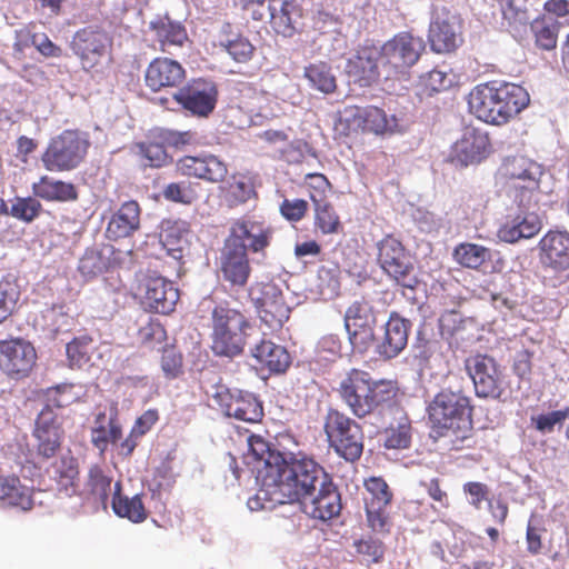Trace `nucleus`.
<instances>
[{"label":"nucleus","mask_w":569,"mask_h":569,"mask_svg":"<svg viewBox=\"0 0 569 569\" xmlns=\"http://www.w3.org/2000/svg\"><path fill=\"white\" fill-rule=\"evenodd\" d=\"M350 80L360 87H368L379 79H386L381 50L375 44H365L349 58L345 67Z\"/></svg>","instance_id":"14"},{"label":"nucleus","mask_w":569,"mask_h":569,"mask_svg":"<svg viewBox=\"0 0 569 569\" xmlns=\"http://www.w3.org/2000/svg\"><path fill=\"white\" fill-rule=\"evenodd\" d=\"M410 322L398 313H391L385 325V333L377 352L385 359L396 358L407 346Z\"/></svg>","instance_id":"27"},{"label":"nucleus","mask_w":569,"mask_h":569,"mask_svg":"<svg viewBox=\"0 0 569 569\" xmlns=\"http://www.w3.org/2000/svg\"><path fill=\"white\" fill-rule=\"evenodd\" d=\"M171 99L192 114L207 117L214 109L217 90L212 82L198 79L173 91Z\"/></svg>","instance_id":"18"},{"label":"nucleus","mask_w":569,"mask_h":569,"mask_svg":"<svg viewBox=\"0 0 569 569\" xmlns=\"http://www.w3.org/2000/svg\"><path fill=\"white\" fill-rule=\"evenodd\" d=\"M78 398L79 395L73 392L72 385L56 386L47 389L44 392L46 403L37 417L34 429V437L38 441V455L42 458L49 459L53 457L60 448L63 437L61 418L54 408L66 407Z\"/></svg>","instance_id":"3"},{"label":"nucleus","mask_w":569,"mask_h":569,"mask_svg":"<svg viewBox=\"0 0 569 569\" xmlns=\"http://www.w3.org/2000/svg\"><path fill=\"white\" fill-rule=\"evenodd\" d=\"M325 431L330 446L347 461L357 460L363 450L361 427L337 410H330L326 417Z\"/></svg>","instance_id":"6"},{"label":"nucleus","mask_w":569,"mask_h":569,"mask_svg":"<svg viewBox=\"0 0 569 569\" xmlns=\"http://www.w3.org/2000/svg\"><path fill=\"white\" fill-rule=\"evenodd\" d=\"M346 112L353 118V123L357 128H362L377 134L392 132L398 127L395 116L388 118L385 111L377 107H355Z\"/></svg>","instance_id":"32"},{"label":"nucleus","mask_w":569,"mask_h":569,"mask_svg":"<svg viewBox=\"0 0 569 569\" xmlns=\"http://www.w3.org/2000/svg\"><path fill=\"white\" fill-rule=\"evenodd\" d=\"M568 417L569 408H565L533 417L532 421L536 423L537 430L542 433H550L553 431L556 426L561 427Z\"/></svg>","instance_id":"51"},{"label":"nucleus","mask_w":569,"mask_h":569,"mask_svg":"<svg viewBox=\"0 0 569 569\" xmlns=\"http://www.w3.org/2000/svg\"><path fill=\"white\" fill-rule=\"evenodd\" d=\"M212 400L226 416L244 422H258L263 415L260 402L249 392L219 387Z\"/></svg>","instance_id":"15"},{"label":"nucleus","mask_w":569,"mask_h":569,"mask_svg":"<svg viewBox=\"0 0 569 569\" xmlns=\"http://www.w3.org/2000/svg\"><path fill=\"white\" fill-rule=\"evenodd\" d=\"M490 152L488 134L476 128H466L452 144L449 159L456 166L467 167L481 162Z\"/></svg>","instance_id":"17"},{"label":"nucleus","mask_w":569,"mask_h":569,"mask_svg":"<svg viewBox=\"0 0 569 569\" xmlns=\"http://www.w3.org/2000/svg\"><path fill=\"white\" fill-rule=\"evenodd\" d=\"M220 270L223 278L232 284H246L251 270L246 246L224 242L220 256Z\"/></svg>","instance_id":"25"},{"label":"nucleus","mask_w":569,"mask_h":569,"mask_svg":"<svg viewBox=\"0 0 569 569\" xmlns=\"http://www.w3.org/2000/svg\"><path fill=\"white\" fill-rule=\"evenodd\" d=\"M536 42L545 49L556 48L560 24L556 20H543L535 24Z\"/></svg>","instance_id":"48"},{"label":"nucleus","mask_w":569,"mask_h":569,"mask_svg":"<svg viewBox=\"0 0 569 569\" xmlns=\"http://www.w3.org/2000/svg\"><path fill=\"white\" fill-rule=\"evenodd\" d=\"M353 350L363 353L375 341V329H346Z\"/></svg>","instance_id":"57"},{"label":"nucleus","mask_w":569,"mask_h":569,"mask_svg":"<svg viewBox=\"0 0 569 569\" xmlns=\"http://www.w3.org/2000/svg\"><path fill=\"white\" fill-rule=\"evenodd\" d=\"M186 73L182 66L168 58H157L148 67L146 82L153 91L176 88L182 83Z\"/></svg>","instance_id":"28"},{"label":"nucleus","mask_w":569,"mask_h":569,"mask_svg":"<svg viewBox=\"0 0 569 569\" xmlns=\"http://www.w3.org/2000/svg\"><path fill=\"white\" fill-rule=\"evenodd\" d=\"M250 297L259 318L270 331H278L288 321L290 308L284 301L282 289L274 282H260L252 286Z\"/></svg>","instance_id":"9"},{"label":"nucleus","mask_w":569,"mask_h":569,"mask_svg":"<svg viewBox=\"0 0 569 569\" xmlns=\"http://www.w3.org/2000/svg\"><path fill=\"white\" fill-rule=\"evenodd\" d=\"M111 40L98 27H86L78 30L70 42L71 50L80 59L82 68L89 70L106 57Z\"/></svg>","instance_id":"16"},{"label":"nucleus","mask_w":569,"mask_h":569,"mask_svg":"<svg viewBox=\"0 0 569 569\" xmlns=\"http://www.w3.org/2000/svg\"><path fill=\"white\" fill-rule=\"evenodd\" d=\"M303 79L311 90L323 94L333 93L337 89V78L330 63L316 61L303 68Z\"/></svg>","instance_id":"36"},{"label":"nucleus","mask_w":569,"mask_h":569,"mask_svg":"<svg viewBox=\"0 0 569 569\" xmlns=\"http://www.w3.org/2000/svg\"><path fill=\"white\" fill-rule=\"evenodd\" d=\"M32 44L46 57H59L61 49L56 46L46 34H34Z\"/></svg>","instance_id":"59"},{"label":"nucleus","mask_w":569,"mask_h":569,"mask_svg":"<svg viewBox=\"0 0 569 569\" xmlns=\"http://www.w3.org/2000/svg\"><path fill=\"white\" fill-rule=\"evenodd\" d=\"M120 482L114 483L112 509L119 517L128 518L132 522H141L147 518L146 509L138 495L132 498L120 495Z\"/></svg>","instance_id":"41"},{"label":"nucleus","mask_w":569,"mask_h":569,"mask_svg":"<svg viewBox=\"0 0 569 569\" xmlns=\"http://www.w3.org/2000/svg\"><path fill=\"white\" fill-rule=\"evenodd\" d=\"M269 461L271 467L262 476L256 502L298 503L306 515L322 521L340 513V495L331 477L313 459L287 452L270 456Z\"/></svg>","instance_id":"1"},{"label":"nucleus","mask_w":569,"mask_h":569,"mask_svg":"<svg viewBox=\"0 0 569 569\" xmlns=\"http://www.w3.org/2000/svg\"><path fill=\"white\" fill-rule=\"evenodd\" d=\"M497 92L500 97L497 100L496 124L507 123L510 119L523 110L529 101V93L519 84L510 82H497Z\"/></svg>","instance_id":"26"},{"label":"nucleus","mask_w":569,"mask_h":569,"mask_svg":"<svg viewBox=\"0 0 569 569\" xmlns=\"http://www.w3.org/2000/svg\"><path fill=\"white\" fill-rule=\"evenodd\" d=\"M378 261L385 272L405 288L413 289L418 280L413 273L411 257L401 242L387 237L378 243Z\"/></svg>","instance_id":"10"},{"label":"nucleus","mask_w":569,"mask_h":569,"mask_svg":"<svg viewBox=\"0 0 569 569\" xmlns=\"http://www.w3.org/2000/svg\"><path fill=\"white\" fill-rule=\"evenodd\" d=\"M376 323L377 312L368 301H356L346 311V329H375Z\"/></svg>","instance_id":"42"},{"label":"nucleus","mask_w":569,"mask_h":569,"mask_svg":"<svg viewBox=\"0 0 569 569\" xmlns=\"http://www.w3.org/2000/svg\"><path fill=\"white\" fill-rule=\"evenodd\" d=\"M398 420L397 426L390 422L389 427L385 430V447L388 449H405L408 448L411 441L410 425L408 419L403 417V412L387 415L385 422H379L377 427H383L388 422V418Z\"/></svg>","instance_id":"40"},{"label":"nucleus","mask_w":569,"mask_h":569,"mask_svg":"<svg viewBox=\"0 0 569 569\" xmlns=\"http://www.w3.org/2000/svg\"><path fill=\"white\" fill-rule=\"evenodd\" d=\"M316 223L323 233L337 232L339 218L328 203L316 201Z\"/></svg>","instance_id":"50"},{"label":"nucleus","mask_w":569,"mask_h":569,"mask_svg":"<svg viewBox=\"0 0 569 569\" xmlns=\"http://www.w3.org/2000/svg\"><path fill=\"white\" fill-rule=\"evenodd\" d=\"M189 236L190 233L184 226L177 223L164 230L161 234V241L172 258L180 259L189 247Z\"/></svg>","instance_id":"45"},{"label":"nucleus","mask_w":569,"mask_h":569,"mask_svg":"<svg viewBox=\"0 0 569 569\" xmlns=\"http://www.w3.org/2000/svg\"><path fill=\"white\" fill-rule=\"evenodd\" d=\"M429 330L426 325L420 326L412 343V356L419 361L420 368L429 366L430 360L438 355L440 342L429 337Z\"/></svg>","instance_id":"43"},{"label":"nucleus","mask_w":569,"mask_h":569,"mask_svg":"<svg viewBox=\"0 0 569 569\" xmlns=\"http://www.w3.org/2000/svg\"><path fill=\"white\" fill-rule=\"evenodd\" d=\"M34 193L47 200L70 201L77 199V191L72 183L56 180L43 176L33 183Z\"/></svg>","instance_id":"39"},{"label":"nucleus","mask_w":569,"mask_h":569,"mask_svg":"<svg viewBox=\"0 0 569 569\" xmlns=\"http://www.w3.org/2000/svg\"><path fill=\"white\" fill-rule=\"evenodd\" d=\"M253 194V186L246 177H233L229 183V196L236 202H246Z\"/></svg>","instance_id":"56"},{"label":"nucleus","mask_w":569,"mask_h":569,"mask_svg":"<svg viewBox=\"0 0 569 569\" xmlns=\"http://www.w3.org/2000/svg\"><path fill=\"white\" fill-rule=\"evenodd\" d=\"M505 176H507L516 189L529 192L531 198L532 191L538 188L539 180L542 176V168L536 161L519 156L507 159L502 167Z\"/></svg>","instance_id":"24"},{"label":"nucleus","mask_w":569,"mask_h":569,"mask_svg":"<svg viewBox=\"0 0 569 569\" xmlns=\"http://www.w3.org/2000/svg\"><path fill=\"white\" fill-rule=\"evenodd\" d=\"M543 530L541 528H538L531 522H529L527 528V543H528V551L532 555H537L540 552L541 549V532Z\"/></svg>","instance_id":"63"},{"label":"nucleus","mask_w":569,"mask_h":569,"mask_svg":"<svg viewBox=\"0 0 569 569\" xmlns=\"http://www.w3.org/2000/svg\"><path fill=\"white\" fill-rule=\"evenodd\" d=\"M475 391L481 398H499L502 391V375L496 360L488 355H473L465 361Z\"/></svg>","instance_id":"12"},{"label":"nucleus","mask_w":569,"mask_h":569,"mask_svg":"<svg viewBox=\"0 0 569 569\" xmlns=\"http://www.w3.org/2000/svg\"><path fill=\"white\" fill-rule=\"evenodd\" d=\"M378 47L381 50L382 66L387 70L386 79H390L416 64L426 49V43L420 37L400 32Z\"/></svg>","instance_id":"8"},{"label":"nucleus","mask_w":569,"mask_h":569,"mask_svg":"<svg viewBox=\"0 0 569 569\" xmlns=\"http://www.w3.org/2000/svg\"><path fill=\"white\" fill-rule=\"evenodd\" d=\"M140 227V207L136 201L124 202L111 217L107 236L110 239H119L131 236Z\"/></svg>","instance_id":"34"},{"label":"nucleus","mask_w":569,"mask_h":569,"mask_svg":"<svg viewBox=\"0 0 569 569\" xmlns=\"http://www.w3.org/2000/svg\"><path fill=\"white\" fill-rule=\"evenodd\" d=\"M108 267V259L96 248H89L79 260L78 270L84 278H93Z\"/></svg>","instance_id":"47"},{"label":"nucleus","mask_w":569,"mask_h":569,"mask_svg":"<svg viewBox=\"0 0 569 569\" xmlns=\"http://www.w3.org/2000/svg\"><path fill=\"white\" fill-rule=\"evenodd\" d=\"M158 416L153 410L146 411L140 418L137 419L132 427L133 436H143L157 421Z\"/></svg>","instance_id":"61"},{"label":"nucleus","mask_w":569,"mask_h":569,"mask_svg":"<svg viewBox=\"0 0 569 569\" xmlns=\"http://www.w3.org/2000/svg\"><path fill=\"white\" fill-rule=\"evenodd\" d=\"M181 366V359L173 351H167L162 356L161 367L166 375L176 377Z\"/></svg>","instance_id":"64"},{"label":"nucleus","mask_w":569,"mask_h":569,"mask_svg":"<svg viewBox=\"0 0 569 569\" xmlns=\"http://www.w3.org/2000/svg\"><path fill=\"white\" fill-rule=\"evenodd\" d=\"M249 353L256 361V366L268 369L270 373H282L290 366V356L284 347L262 339L250 341Z\"/></svg>","instance_id":"23"},{"label":"nucleus","mask_w":569,"mask_h":569,"mask_svg":"<svg viewBox=\"0 0 569 569\" xmlns=\"http://www.w3.org/2000/svg\"><path fill=\"white\" fill-rule=\"evenodd\" d=\"M178 170L188 177H194L211 183L221 182L227 173V164L214 154L187 156L177 163Z\"/></svg>","instance_id":"22"},{"label":"nucleus","mask_w":569,"mask_h":569,"mask_svg":"<svg viewBox=\"0 0 569 569\" xmlns=\"http://www.w3.org/2000/svg\"><path fill=\"white\" fill-rule=\"evenodd\" d=\"M138 282L137 295L146 309L163 315L173 310L179 293L170 281L151 272L141 273Z\"/></svg>","instance_id":"11"},{"label":"nucleus","mask_w":569,"mask_h":569,"mask_svg":"<svg viewBox=\"0 0 569 569\" xmlns=\"http://www.w3.org/2000/svg\"><path fill=\"white\" fill-rule=\"evenodd\" d=\"M526 192H522L519 201L520 211L509 218L498 230V238L507 243H515L520 239H529L536 236L542 226L539 216L530 211V204L525 203Z\"/></svg>","instance_id":"19"},{"label":"nucleus","mask_w":569,"mask_h":569,"mask_svg":"<svg viewBox=\"0 0 569 569\" xmlns=\"http://www.w3.org/2000/svg\"><path fill=\"white\" fill-rule=\"evenodd\" d=\"M453 258L462 267L478 269L491 258V252L483 246L466 242L456 247Z\"/></svg>","instance_id":"44"},{"label":"nucleus","mask_w":569,"mask_h":569,"mask_svg":"<svg viewBox=\"0 0 569 569\" xmlns=\"http://www.w3.org/2000/svg\"><path fill=\"white\" fill-rule=\"evenodd\" d=\"M40 202L34 198L17 199L11 206V214L24 221H32L39 213Z\"/></svg>","instance_id":"53"},{"label":"nucleus","mask_w":569,"mask_h":569,"mask_svg":"<svg viewBox=\"0 0 569 569\" xmlns=\"http://www.w3.org/2000/svg\"><path fill=\"white\" fill-rule=\"evenodd\" d=\"M308 203L301 199L284 200L280 207L281 213L288 220L301 219L307 210Z\"/></svg>","instance_id":"58"},{"label":"nucleus","mask_w":569,"mask_h":569,"mask_svg":"<svg viewBox=\"0 0 569 569\" xmlns=\"http://www.w3.org/2000/svg\"><path fill=\"white\" fill-rule=\"evenodd\" d=\"M36 358L34 348L27 341H0V368L8 375H27Z\"/></svg>","instance_id":"21"},{"label":"nucleus","mask_w":569,"mask_h":569,"mask_svg":"<svg viewBox=\"0 0 569 569\" xmlns=\"http://www.w3.org/2000/svg\"><path fill=\"white\" fill-rule=\"evenodd\" d=\"M465 491L470 496L469 502L476 508H480L481 502L487 499L486 486L480 482L466 483Z\"/></svg>","instance_id":"62"},{"label":"nucleus","mask_w":569,"mask_h":569,"mask_svg":"<svg viewBox=\"0 0 569 569\" xmlns=\"http://www.w3.org/2000/svg\"><path fill=\"white\" fill-rule=\"evenodd\" d=\"M0 501L3 506L29 510L32 507L31 491L17 477H0Z\"/></svg>","instance_id":"38"},{"label":"nucleus","mask_w":569,"mask_h":569,"mask_svg":"<svg viewBox=\"0 0 569 569\" xmlns=\"http://www.w3.org/2000/svg\"><path fill=\"white\" fill-rule=\"evenodd\" d=\"M453 77L441 70H432L422 77V84L432 92H439L450 88Z\"/></svg>","instance_id":"54"},{"label":"nucleus","mask_w":569,"mask_h":569,"mask_svg":"<svg viewBox=\"0 0 569 569\" xmlns=\"http://www.w3.org/2000/svg\"><path fill=\"white\" fill-rule=\"evenodd\" d=\"M366 487L365 505L368 523L373 531L383 532L387 530V507L391 499L388 485L380 478H371L366 482Z\"/></svg>","instance_id":"20"},{"label":"nucleus","mask_w":569,"mask_h":569,"mask_svg":"<svg viewBox=\"0 0 569 569\" xmlns=\"http://www.w3.org/2000/svg\"><path fill=\"white\" fill-rule=\"evenodd\" d=\"M429 420L439 436L451 431L466 432L471 428V407L469 398L460 391L441 390L428 408Z\"/></svg>","instance_id":"5"},{"label":"nucleus","mask_w":569,"mask_h":569,"mask_svg":"<svg viewBox=\"0 0 569 569\" xmlns=\"http://www.w3.org/2000/svg\"><path fill=\"white\" fill-rule=\"evenodd\" d=\"M277 11H273L271 27L283 37H292L302 27V10L297 0H274Z\"/></svg>","instance_id":"33"},{"label":"nucleus","mask_w":569,"mask_h":569,"mask_svg":"<svg viewBox=\"0 0 569 569\" xmlns=\"http://www.w3.org/2000/svg\"><path fill=\"white\" fill-rule=\"evenodd\" d=\"M139 153L146 160L144 164L150 167H161L167 163L168 154L162 144L156 142L140 143Z\"/></svg>","instance_id":"52"},{"label":"nucleus","mask_w":569,"mask_h":569,"mask_svg":"<svg viewBox=\"0 0 569 569\" xmlns=\"http://www.w3.org/2000/svg\"><path fill=\"white\" fill-rule=\"evenodd\" d=\"M500 97L497 92V82L478 84L468 96L469 110L479 120L496 124L497 100Z\"/></svg>","instance_id":"30"},{"label":"nucleus","mask_w":569,"mask_h":569,"mask_svg":"<svg viewBox=\"0 0 569 569\" xmlns=\"http://www.w3.org/2000/svg\"><path fill=\"white\" fill-rule=\"evenodd\" d=\"M249 451L252 457L257 460L259 466L257 467L259 471V477L262 479L263 475H268L271 463H269V457L276 455H284L283 452L271 450L269 445L260 437H250L248 439Z\"/></svg>","instance_id":"46"},{"label":"nucleus","mask_w":569,"mask_h":569,"mask_svg":"<svg viewBox=\"0 0 569 569\" xmlns=\"http://www.w3.org/2000/svg\"><path fill=\"white\" fill-rule=\"evenodd\" d=\"M17 286L10 280H0V322L6 320L13 311L18 301Z\"/></svg>","instance_id":"49"},{"label":"nucleus","mask_w":569,"mask_h":569,"mask_svg":"<svg viewBox=\"0 0 569 569\" xmlns=\"http://www.w3.org/2000/svg\"><path fill=\"white\" fill-rule=\"evenodd\" d=\"M150 26L156 32L161 50L164 52L173 53L187 40L184 28L168 17L159 18L152 21Z\"/></svg>","instance_id":"35"},{"label":"nucleus","mask_w":569,"mask_h":569,"mask_svg":"<svg viewBox=\"0 0 569 569\" xmlns=\"http://www.w3.org/2000/svg\"><path fill=\"white\" fill-rule=\"evenodd\" d=\"M259 330L236 309L216 307L212 311V351L217 356L233 358L257 340Z\"/></svg>","instance_id":"4"},{"label":"nucleus","mask_w":569,"mask_h":569,"mask_svg":"<svg viewBox=\"0 0 569 569\" xmlns=\"http://www.w3.org/2000/svg\"><path fill=\"white\" fill-rule=\"evenodd\" d=\"M219 44L238 63L249 61L254 50V47L247 38L232 32L229 23L223 24L221 28Z\"/></svg>","instance_id":"37"},{"label":"nucleus","mask_w":569,"mask_h":569,"mask_svg":"<svg viewBox=\"0 0 569 569\" xmlns=\"http://www.w3.org/2000/svg\"><path fill=\"white\" fill-rule=\"evenodd\" d=\"M339 392L355 416L369 417L372 425L383 423L387 415L401 413L395 405V383L390 380L373 381L365 371L353 370L341 381Z\"/></svg>","instance_id":"2"},{"label":"nucleus","mask_w":569,"mask_h":569,"mask_svg":"<svg viewBox=\"0 0 569 569\" xmlns=\"http://www.w3.org/2000/svg\"><path fill=\"white\" fill-rule=\"evenodd\" d=\"M541 261L553 269L569 268V233L550 231L540 241Z\"/></svg>","instance_id":"31"},{"label":"nucleus","mask_w":569,"mask_h":569,"mask_svg":"<svg viewBox=\"0 0 569 569\" xmlns=\"http://www.w3.org/2000/svg\"><path fill=\"white\" fill-rule=\"evenodd\" d=\"M429 41L431 49L437 53L456 50L462 42L458 14L446 7H436L429 27Z\"/></svg>","instance_id":"13"},{"label":"nucleus","mask_w":569,"mask_h":569,"mask_svg":"<svg viewBox=\"0 0 569 569\" xmlns=\"http://www.w3.org/2000/svg\"><path fill=\"white\" fill-rule=\"evenodd\" d=\"M89 141L78 131L66 130L53 138L42 156L49 171H69L84 159Z\"/></svg>","instance_id":"7"},{"label":"nucleus","mask_w":569,"mask_h":569,"mask_svg":"<svg viewBox=\"0 0 569 569\" xmlns=\"http://www.w3.org/2000/svg\"><path fill=\"white\" fill-rule=\"evenodd\" d=\"M66 349L71 367H81L82 363L89 360V342L87 339H74L67 343Z\"/></svg>","instance_id":"55"},{"label":"nucleus","mask_w":569,"mask_h":569,"mask_svg":"<svg viewBox=\"0 0 569 569\" xmlns=\"http://www.w3.org/2000/svg\"><path fill=\"white\" fill-rule=\"evenodd\" d=\"M271 231L260 222L239 220L233 223L231 233L226 242L246 246L253 252L263 250L270 241Z\"/></svg>","instance_id":"29"},{"label":"nucleus","mask_w":569,"mask_h":569,"mask_svg":"<svg viewBox=\"0 0 569 569\" xmlns=\"http://www.w3.org/2000/svg\"><path fill=\"white\" fill-rule=\"evenodd\" d=\"M163 197L167 200L181 202V203H190L191 196L190 193L179 183H170L163 190Z\"/></svg>","instance_id":"60"}]
</instances>
